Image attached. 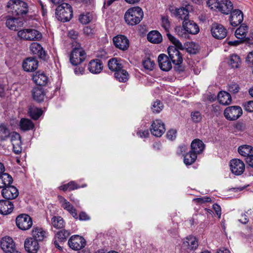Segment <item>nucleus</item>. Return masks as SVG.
Wrapping results in <instances>:
<instances>
[{
	"label": "nucleus",
	"mask_w": 253,
	"mask_h": 253,
	"mask_svg": "<svg viewBox=\"0 0 253 253\" xmlns=\"http://www.w3.org/2000/svg\"><path fill=\"white\" fill-rule=\"evenodd\" d=\"M230 169L235 175H241L245 170V164L239 159H233L230 161Z\"/></svg>",
	"instance_id": "f3484780"
},
{
	"label": "nucleus",
	"mask_w": 253,
	"mask_h": 253,
	"mask_svg": "<svg viewBox=\"0 0 253 253\" xmlns=\"http://www.w3.org/2000/svg\"><path fill=\"white\" fill-rule=\"evenodd\" d=\"M18 36L26 41H39L42 38L41 32L34 29H24L17 33Z\"/></svg>",
	"instance_id": "6e6552de"
},
{
	"label": "nucleus",
	"mask_w": 253,
	"mask_h": 253,
	"mask_svg": "<svg viewBox=\"0 0 253 253\" xmlns=\"http://www.w3.org/2000/svg\"><path fill=\"white\" fill-rule=\"evenodd\" d=\"M70 235V232L65 229L57 232L54 236V244L55 246L61 251L62 247L60 244L62 245L63 243L65 242Z\"/></svg>",
	"instance_id": "ddd939ff"
},
{
	"label": "nucleus",
	"mask_w": 253,
	"mask_h": 253,
	"mask_svg": "<svg viewBox=\"0 0 253 253\" xmlns=\"http://www.w3.org/2000/svg\"><path fill=\"white\" fill-rule=\"evenodd\" d=\"M191 117L192 121L195 123L200 122L202 119V115L199 111L192 112L191 114Z\"/></svg>",
	"instance_id": "6e6d98bb"
},
{
	"label": "nucleus",
	"mask_w": 253,
	"mask_h": 253,
	"mask_svg": "<svg viewBox=\"0 0 253 253\" xmlns=\"http://www.w3.org/2000/svg\"><path fill=\"white\" fill-rule=\"evenodd\" d=\"M10 134L9 130L5 126H0V140H5L9 137Z\"/></svg>",
	"instance_id": "a18cd8bd"
},
{
	"label": "nucleus",
	"mask_w": 253,
	"mask_h": 253,
	"mask_svg": "<svg viewBox=\"0 0 253 253\" xmlns=\"http://www.w3.org/2000/svg\"><path fill=\"white\" fill-rule=\"evenodd\" d=\"M58 200L61 204V207L65 210L68 211L74 218H78V215L76 209L69 202L67 201V200L62 196H58Z\"/></svg>",
	"instance_id": "dca6fc26"
},
{
	"label": "nucleus",
	"mask_w": 253,
	"mask_h": 253,
	"mask_svg": "<svg viewBox=\"0 0 253 253\" xmlns=\"http://www.w3.org/2000/svg\"><path fill=\"white\" fill-rule=\"evenodd\" d=\"M167 36L169 40L174 45V47L177 49H183V47L182 43L174 37L169 33H167Z\"/></svg>",
	"instance_id": "09e8293b"
},
{
	"label": "nucleus",
	"mask_w": 253,
	"mask_h": 253,
	"mask_svg": "<svg viewBox=\"0 0 253 253\" xmlns=\"http://www.w3.org/2000/svg\"><path fill=\"white\" fill-rule=\"evenodd\" d=\"M242 61L240 57L235 54L230 55L229 64L233 68H238L241 65Z\"/></svg>",
	"instance_id": "ea45409f"
},
{
	"label": "nucleus",
	"mask_w": 253,
	"mask_h": 253,
	"mask_svg": "<svg viewBox=\"0 0 253 253\" xmlns=\"http://www.w3.org/2000/svg\"><path fill=\"white\" fill-rule=\"evenodd\" d=\"M167 36L169 40L174 45V47L177 49H183V47L182 43L174 37L169 33H167Z\"/></svg>",
	"instance_id": "49530a36"
},
{
	"label": "nucleus",
	"mask_w": 253,
	"mask_h": 253,
	"mask_svg": "<svg viewBox=\"0 0 253 253\" xmlns=\"http://www.w3.org/2000/svg\"><path fill=\"white\" fill-rule=\"evenodd\" d=\"M109 69L115 72V78L120 82H126L128 80V74L123 69L121 60L117 58H112L108 62Z\"/></svg>",
	"instance_id": "f257e3e1"
},
{
	"label": "nucleus",
	"mask_w": 253,
	"mask_h": 253,
	"mask_svg": "<svg viewBox=\"0 0 253 253\" xmlns=\"http://www.w3.org/2000/svg\"><path fill=\"white\" fill-rule=\"evenodd\" d=\"M183 244L190 250H195L198 246V242L196 238L193 236H189L186 237Z\"/></svg>",
	"instance_id": "473e14b6"
},
{
	"label": "nucleus",
	"mask_w": 253,
	"mask_h": 253,
	"mask_svg": "<svg viewBox=\"0 0 253 253\" xmlns=\"http://www.w3.org/2000/svg\"><path fill=\"white\" fill-rule=\"evenodd\" d=\"M20 127L24 131L32 129L34 127L33 123L29 119L23 118L20 122Z\"/></svg>",
	"instance_id": "58836bf2"
},
{
	"label": "nucleus",
	"mask_w": 253,
	"mask_h": 253,
	"mask_svg": "<svg viewBox=\"0 0 253 253\" xmlns=\"http://www.w3.org/2000/svg\"><path fill=\"white\" fill-rule=\"evenodd\" d=\"M169 57L175 65L174 69L179 72L184 71V67L181 65L183 58L178 49L173 46H170L168 48Z\"/></svg>",
	"instance_id": "20e7f679"
},
{
	"label": "nucleus",
	"mask_w": 253,
	"mask_h": 253,
	"mask_svg": "<svg viewBox=\"0 0 253 253\" xmlns=\"http://www.w3.org/2000/svg\"><path fill=\"white\" fill-rule=\"evenodd\" d=\"M113 42L117 48L123 51L127 50L129 45L127 37L121 35L115 37L113 38Z\"/></svg>",
	"instance_id": "2eb2a0df"
},
{
	"label": "nucleus",
	"mask_w": 253,
	"mask_h": 253,
	"mask_svg": "<svg viewBox=\"0 0 253 253\" xmlns=\"http://www.w3.org/2000/svg\"><path fill=\"white\" fill-rule=\"evenodd\" d=\"M56 18L61 22L69 21L73 17L72 6L68 3H62L55 9Z\"/></svg>",
	"instance_id": "7ed1b4c3"
},
{
	"label": "nucleus",
	"mask_w": 253,
	"mask_h": 253,
	"mask_svg": "<svg viewBox=\"0 0 253 253\" xmlns=\"http://www.w3.org/2000/svg\"><path fill=\"white\" fill-rule=\"evenodd\" d=\"M38 66V61L34 58H27L23 62L22 66L23 69L27 72H32L35 70Z\"/></svg>",
	"instance_id": "393cba45"
},
{
	"label": "nucleus",
	"mask_w": 253,
	"mask_h": 253,
	"mask_svg": "<svg viewBox=\"0 0 253 253\" xmlns=\"http://www.w3.org/2000/svg\"><path fill=\"white\" fill-rule=\"evenodd\" d=\"M148 41L152 43H159L162 41V36L157 31H152L147 35Z\"/></svg>",
	"instance_id": "c9c22d12"
},
{
	"label": "nucleus",
	"mask_w": 253,
	"mask_h": 253,
	"mask_svg": "<svg viewBox=\"0 0 253 253\" xmlns=\"http://www.w3.org/2000/svg\"><path fill=\"white\" fill-rule=\"evenodd\" d=\"M167 36L169 40L174 45V47L177 49H183V47L182 43L174 37L169 33H167Z\"/></svg>",
	"instance_id": "de8ad7c7"
},
{
	"label": "nucleus",
	"mask_w": 253,
	"mask_h": 253,
	"mask_svg": "<svg viewBox=\"0 0 253 253\" xmlns=\"http://www.w3.org/2000/svg\"><path fill=\"white\" fill-rule=\"evenodd\" d=\"M242 109L239 106H232L226 108L224 115L228 120H236L242 114Z\"/></svg>",
	"instance_id": "1a4fd4ad"
},
{
	"label": "nucleus",
	"mask_w": 253,
	"mask_h": 253,
	"mask_svg": "<svg viewBox=\"0 0 253 253\" xmlns=\"http://www.w3.org/2000/svg\"><path fill=\"white\" fill-rule=\"evenodd\" d=\"M238 152L242 156L247 158L253 155V147L250 145H244L238 148Z\"/></svg>",
	"instance_id": "4c0bfd02"
},
{
	"label": "nucleus",
	"mask_w": 253,
	"mask_h": 253,
	"mask_svg": "<svg viewBox=\"0 0 253 253\" xmlns=\"http://www.w3.org/2000/svg\"><path fill=\"white\" fill-rule=\"evenodd\" d=\"M194 201L199 203H205L211 202V199L210 197H206L203 198H198L194 199Z\"/></svg>",
	"instance_id": "69168bd1"
},
{
	"label": "nucleus",
	"mask_w": 253,
	"mask_h": 253,
	"mask_svg": "<svg viewBox=\"0 0 253 253\" xmlns=\"http://www.w3.org/2000/svg\"><path fill=\"white\" fill-rule=\"evenodd\" d=\"M13 179L10 175L7 173H2L0 175V188H3L12 182Z\"/></svg>",
	"instance_id": "e433bc0d"
},
{
	"label": "nucleus",
	"mask_w": 253,
	"mask_h": 253,
	"mask_svg": "<svg viewBox=\"0 0 253 253\" xmlns=\"http://www.w3.org/2000/svg\"><path fill=\"white\" fill-rule=\"evenodd\" d=\"M51 224L54 227L59 229L64 226L65 222L62 217L54 216L51 219Z\"/></svg>",
	"instance_id": "79ce46f5"
},
{
	"label": "nucleus",
	"mask_w": 253,
	"mask_h": 253,
	"mask_svg": "<svg viewBox=\"0 0 253 253\" xmlns=\"http://www.w3.org/2000/svg\"><path fill=\"white\" fill-rule=\"evenodd\" d=\"M88 69L93 74H98L103 69L102 62L99 59L92 60L88 64Z\"/></svg>",
	"instance_id": "cd10ccee"
},
{
	"label": "nucleus",
	"mask_w": 253,
	"mask_h": 253,
	"mask_svg": "<svg viewBox=\"0 0 253 253\" xmlns=\"http://www.w3.org/2000/svg\"><path fill=\"white\" fill-rule=\"evenodd\" d=\"M79 20L83 24H86L90 21L89 16L87 14H81L80 16Z\"/></svg>",
	"instance_id": "052dcab7"
},
{
	"label": "nucleus",
	"mask_w": 253,
	"mask_h": 253,
	"mask_svg": "<svg viewBox=\"0 0 253 253\" xmlns=\"http://www.w3.org/2000/svg\"><path fill=\"white\" fill-rule=\"evenodd\" d=\"M245 111L249 112H253V100L248 101L243 103Z\"/></svg>",
	"instance_id": "4d7b16f0"
},
{
	"label": "nucleus",
	"mask_w": 253,
	"mask_h": 253,
	"mask_svg": "<svg viewBox=\"0 0 253 253\" xmlns=\"http://www.w3.org/2000/svg\"><path fill=\"white\" fill-rule=\"evenodd\" d=\"M33 80L37 85L43 86L47 84L48 78L43 73L38 72L33 75Z\"/></svg>",
	"instance_id": "c85d7f7f"
},
{
	"label": "nucleus",
	"mask_w": 253,
	"mask_h": 253,
	"mask_svg": "<svg viewBox=\"0 0 253 253\" xmlns=\"http://www.w3.org/2000/svg\"><path fill=\"white\" fill-rule=\"evenodd\" d=\"M29 113L30 116L34 120L38 119L42 115V111L41 109L35 107H31L29 108Z\"/></svg>",
	"instance_id": "c03bdc74"
},
{
	"label": "nucleus",
	"mask_w": 253,
	"mask_h": 253,
	"mask_svg": "<svg viewBox=\"0 0 253 253\" xmlns=\"http://www.w3.org/2000/svg\"><path fill=\"white\" fill-rule=\"evenodd\" d=\"M143 17V12L138 6L129 8L125 13V19L126 23L130 25L138 24Z\"/></svg>",
	"instance_id": "f03ea898"
},
{
	"label": "nucleus",
	"mask_w": 253,
	"mask_h": 253,
	"mask_svg": "<svg viewBox=\"0 0 253 253\" xmlns=\"http://www.w3.org/2000/svg\"><path fill=\"white\" fill-rule=\"evenodd\" d=\"M197 155L196 153L192 152L191 150L184 157V163L186 165H191L195 162L197 159Z\"/></svg>",
	"instance_id": "a19ab883"
},
{
	"label": "nucleus",
	"mask_w": 253,
	"mask_h": 253,
	"mask_svg": "<svg viewBox=\"0 0 253 253\" xmlns=\"http://www.w3.org/2000/svg\"><path fill=\"white\" fill-rule=\"evenodd\" d=\"M7 7L12 10V13L17 15L25 14L28 11L27 3L21 0H9Z\"/></svg>",
	"instance_id": "423d86ee"
},
{
	"label": "nucleus",
	"mask_w": 253,
	"mask_h": 253,
	"mask_svg": "<svg viewBox=\"0 0 253 253\" xmlns=\"http://www.w3.org/2000/svg\"><path fill=\"white\" fill-rule=\"evenodd\" d=\"M182 27L187 33L192 35L198 34L200 30L198 25L194 21L190 20L183 21Z\"/></svg>",
	"instance_id": "4be33fe9"
},
{
	"label": "nucleus",
	"mask_w": 253,
	"mask_h": 253,
	"mask_svg": "<svg viewBox=\"0 0 253 253\" xmlns=\"http://www.w3.org/2000/svg\"><path fill=\"white\" fill-rule=\"evenodd\" d=\"M16 223L18 227L23 230L29 229L33 224L31 217L25 214L18 216L16 219Z\"/></svg>",
	"instance_id": "9b49d317"
},
{
	"label": "nucleus",
	"mask_w": 253,
	"mask_h": 253,
	"mask_svg": "<svg viewBox=\"0 0 253 253\" xmlns=\"http://www.w3.org/2000/svg\"><path fill=\"white\" fill-rule=\"evenodd\" d=\"M219 102L224 105L230 104L232 102V98L230 94L224 91H221L218 93L217 96Z\"/></svg>",
	"instance_id": "7c9ffc66"
},
{
	"label": "nucleus",
	"mask_w": 253,
	"mask_h": 253,
	"mask_svg": "<svg viewBox=\"0 0 253 253\" xmlns=\"http://www.w3.org/2000/svg\"><path fill=\"white\" fill-rule=\"evenodd\" d=\"M32 235L33 239L36 240L38 243L39 241H42L45 238V232L40 227H34L33 229Z\"/></svg>",
	"instance_id": "2f4dec72"
},
{
	"label": "nucleus",
	"mask_w": 253,
	"mask_h": 253,
	"mask_svg": "<svg viewBox=\"0 0 253 253\" xmlns=\"http://www.w3.org/2000/svg\"><path fill=\"white\" fill-rule=\"evenodd\" d=\"M186 50L190 54H195L198 52L197 46L193 42H188L186 45Z\"/></svg>",
	"instance_id": "603ef678"
},
{
	"label": "nucleus",
	"mask_w": 253,
	"mask_h": 253,
	"mask_svg": "<svg viewBox=\"0 0 253 253\" xmlns=\"http://www.w3.org/2000/svg\"><path fill=\"white\" fill-rule=\"evenodd\" d=\"M158 61L160 69L164 71H169L172 68L171 62L169 57L164 54H161L158 57Z\"/></svg>",
	"instance_id": "aec40b11"
},
{
	"label": "nucleus",
	"mask_w": 253,
	"mask_h": 253,
	"mask_svg": "<svg viewBox=\"0 0 253 253\" xmlns=\"http://www.w3.org/2000/svg\"><path fill=\"white\" fill-rule=\"evenodd\" d=\"M240 87L236 83H232L228 86V91L232 93H237L239 91Z\"/></svg>",
	"instance_id": "13d9d810"
},
{
	"label": "nucleus",
	"mask_w": 253,
	"mask_h": 253,
	"mask_svg": "<svg viewBox=\"0 0 253 253\" xmlns=\"http://www.w3.org/2000/svg\"><path fill=\"white\" fill-rule=\"evenodd\" d=\"M0 246L5 253H8L16 248L13 239L9 236H5L1 239Z\"/></svg>",
	"instance_id": "6ab92c4d"
},
{
	"label": "nucleus",
	"mask_w": 253,
	"mask_h": 253,
	"mask_svg": "<svg viewBox=\"0 0 253 253\" xmlns=\"http://www.w3.org/2000/svg\"><path fill=\"white\" fill-rule=\"evenodd\" d=\"M77 43L75 47L73 48L70 55V61L73 65H77L81 64L85 58L84 51L81 47L80 45L75 41Z\"/></svg>",
	"instance_id": "0eeeda50"
},
{
	"label": "nucleus",
	"mask_w": 253,
	"mask_h": 253,
	"mask_svg": "<svg viewBox=\"0 0 253 253\" xmlns=\"http://www.w3.org/2000/svg\"><path fill=\"white\" fill-rule=\"evenodd\" d=\"M211 112L215 114L216 116H218L221 114L220 107L219 105L213 104L211 106Z\"/></svg>",
	"instance_id": "0e129e2a"
},
{
	"label": "nucleus",
	"mask_w": 253,
	"mask_h": 253,
	"mask_svg": "<svg viewBox=\"0 0 253 253\" xmlns=\"http://www.w3.org/2000/svg\"><path fill=\"white\" fill-rule=\"evenodd\" d=\"M68 36L71 39L76 40L78 37V33L77 32H76L75 31L70 30L69 31Z\"/></svg>",
	"instance_id": "774afa93"
},
{
	"label": "nucleus",
	"mask_w": 253,
	"mask_h": 253,
	"mask_svg": "<svg viewBox=\"0 0 253 253\" xmlns=\"http://www.w3.org/2000/svg\"><path fill=\"white\" fill-rule=\"evenodd\" d=\"M174 13L177 19L183 20V21L189 20V11L186 7H182L176 8Z\"/></svg>",
	"instance_id": "f704fd0d"
},
{
	"label": "nucleus",
	"mask_w": 253,
	"mask_h": 253,
	"mask_svg": "<svg viewBox=\"0 0 253 253\" xmlns=\"http://www.w3.org/2000/svg\"><path fill=\"white\" fill-rule=\"evenodd\" d=\"M167 36L169 40L174 45V47L177 49H183V47L182 43L174 37L169 33H167Z\"/></svg>",
	"instance_id": "8fccbe9b"
},
{
	"label": "nucleus",
	"mask_w": 253,
	"mask_h": 253,
	"mask_svg": "<svg viewBox=\"0 0 253 253\" xmlns=\"http://www.w3.org/2000/svg\"><path fill=\"white\" fill-rule=\"evenodd\" d=\"M24 247L25 250L29 253H37L40 248L39 243L32 238L26 239Z\"/></svg>",
	"instance_id": "5701e85b"
},
{
	"label": "nucleus",
	"mask_w": 253,
	"mask_h": 253,
	"mask_svg": "<svg viewBox=\"0 0 253 253\" xmlns=\"http://www.w3.org/2000/svg\"><path fill=\"white\" fill-rule=\"evenodd\" d=\"M151 133L156 136H161L165 132V124L160 120H156L151 125L150 127Z\"/></svg>",
	"instance_id": "4468645a"
},
{
	"label": "nucleus",
	"mask_w": 253,
	"mask_h": 253,
	"mask_svg": "<svg viewBox=\"0 0 253 253\" xmlns=\"http://www.w3.org/2000/svg\"><path fill=\"white\" fill-rule=\"evenodd\" d=\"M68 243L71 249L75 251H78L85 247L86 241L81 236L74 235L69 239Z\"/></svg>",
	"instance_id": "9d476101"
},
{
	"label": "nucleus",
	"mask_w": 253,
	"mask_h": 253,
	"mask_svg": "<svg viewBox=\"0 0 253 253\" xmlns=\"http://www.w3.org/2000/svg\"><path fill=\"white\" fill-rule=\"evenodd\" d=\"M5 24L9 29L17 31L19 28L23 26V22L20 18L9 17L6 19Z\"/></svg>",
	"instance_id": "b1692460"
},
{
	"label": "nucleus",
	"mask_w": 253,
	"mask_h": 253,
	"mask_svg": "<svg viewBox=\"0 0 253 253\" xmlns=\"http://www.w3.org/2000/svg\"><path fill=\"white\" fill-rule=\"evenodd\" d=\"M32 96L35 101L42 102L43 100L45 93L42 87L38 86L33 88L32 90Z\"/></svg>",
	"instance_id": "c756f323"
},
{
	"label": "nucleus",
	"mask_w": 253,
	"mask_h": 253,
	"mask_svg": "<svg viewBox=\"0 0 253 253\" xmlns=\"http://www.w3.org/2000/svg\"><path fill=\"white\" fill-rule=\"evenodd\" d=\"M30 49L31 52L38 56L40 58L45 60L46 54L41 45L37 42H33L31 44Z\"/></svg>",
	"instance_id": "a878e982"
},
{
	"label": "nucleus",
	"mask_w": 253,
	"mask_h": 253,
	"mask_svg": "<svg viewBox=\"0 0 253 253\" xmlns=\"http://www.w3.org/2000/svg\"><path fill=\"white\" fill-rule=\"evenodd\" d=\"M207 5L212 9H218L223 14H228L233 9V4L229 0H222L221 2L216 0H208Z\"/></svg>",
	"instance_id": "39448f33"
},
{
	"label": "nucleus",
	"mask_w": 253,
	"mask_h": 253,
	"mask_svg": "<svg viewBox=\"0 0 253 253\" xmlns=\"http://www.w3.org/2000/svg\"><path fill=\"white\" fill-rule=\"evenodd\" d=\"M3 197L8 200L15 199L19 195L18 189L14 186H7L1 191Z\"/></svg>",
	"instance_id": "a211bd4d"
},
{
	"label": "nucleus",
	"mask_w": 253,
	"mask_h": 253,
	"mask_svg": "<svg viewBox=\"0 0 253 253\" xmlns=\"http://www.w3.org/2000/svg\"><path fill=\"white\" fill-rule=\"evenodd\" d=\"M248 27L247 26L241 25L236 30L235 35L238 39L242 40L246 37Z\"/></svg>",
	"instance_id": "37998d69"
},
{
	"label": "nucleus",
	"mask_w": 253,
	"mask_h": 253,
	"mask_svg": "<svg viewBox=\"0 0 253 253\" xmlns=\"http://www.w3.org/2000/svg\"><path fill=\"white\" fill-rule=\"evenodd\" d=\"M21 144H22V143L21 144L17 143V144H15V145H13V151L15 154H19V153H20L21 152V151H22Z\"/></svg>",
	"instance_id": "338daca9"
},
{
	"label": "nucleus",
	"mask_w": 253,
	"mask_h": 253,
	"mask_svg": "<svg viewBox=\"0 0 253 253\" xmlns=\"http://www.w3.org/2000/svg\"><path fill=\"white\" fill-rule=\"evenodd\" d=\"M246 61L249 67H253V51L248 54Z\"/></svg>",
	"instance_id": "680f3d73"
},
{
	"label": "nucleus",
	"mask_w": 253,
	"mask_h": 253,
	"mask_svg": "<svg viewBox=\"0 0 253 253\" xmlns=\"http://www.w3.org/2000/svg\"><path fill=\"white\" fill-rule=\"evenodd\" d=\"M230 24L234 27H236L240 24L243 20V14L239 9H235L231 12L230 16Z\"/></svg>",
	"instance_id": "412c9836"
},
{
	"label": "nucleus",
	"mask_w": 253,
	"mask_h": 253,
	"mask_svg": "<svg viewBox=\"0 0 253 253\" xmlns=\"http://www.w3.org/2000/svg\"><path fill=\"white\" fill-rule=\"evenodd\" d=\"M142 65L145 69L152 70L155 65V63L153 61H152L150 58H147L143 61Z\"/></svg>",
	"instance_id": "5fc2aeb1"
},
{
	"label": "nucleus",
	"mask_w": 253,
	"mask_h": 253,
	"mask_svg": "<svg viewBox=\"0 0 253 253\" xmlns=\"http://www.w3.org/2000/svg\"><path fill=\"white\" fill-rule=\"evenodd\" d=\"M176 131L174 129L169 130L167 134V138L169 140H173L176 137Z\"/></svg>",
	"instance_id": "e2e57ef3"
},
{
	"label": "nucleus",
	"mask_w": 253,
	"mask_h": 253,
	"mask_svg": "<svg viewBox=\"0 0 253 253\" xmlns=\"http://www.w3.org/2000/svg\"><path fill=\"white\" fill-rule=\"evenodd\" d=\"M211 31L212 36L217 39H223L227 36L226 29L218 23H213L211 26Z\"/></svg>",
	"instance_id": "f8f14e48"
},
{
	"label": "nucleus",
	"mask_w": 253,
	"mask_h": 253,
	"mask_svg": "<svg viewBox=\"0 0 253 253\" xmlns=\"http://www.w3.org/2000/svg\"><path fill=\"white\" fill-rule=\"evenodd\" d=\"M191 151L197 155L202 152L205 148V145L200 139H195L191 143Z\"/></svg>",
	"instance_id": "72a5a7b5"
},
{
	"label": "nucleus",
	"mask_w": 253,
	"mask_h": 253,
	"mask_svg": "<svg viewBox=\"0 0 253 253\" xmlns=\"http://www.w3.org/2000/svg\"><path fill=\"white\" fill-rule=\"evenodd\" d=\"M13 208V204L9 200H0V213L8 214L12 212Z\"/></svg>",
	"instance_id": "bb28decb"
},
{
	"label": "nucleus",
	"mask_w": 253,
	"mask_h": 253,
	"mask_svg": "<svg viewBox=\"0 0 253 253\" xmlns=\"http://www.w3.org/2000/svg\"><path fill=\"white\" fill-rule=\"evenodd\" d=\"M163 107L162 103L159 100H157L154 102L151 109L153 113H159L162 110Z\"/></svg>",
	"instance_id": "3c124183"
},
{
	"label": "nucleus",
	"mask_w": 253,
	"mask_h": 253,
	"mask_svg": "<svg viewBox=\"0 0 253 253\" xmlns=\"http://www.w3.org/2000/svg\"><path fill=\"white\" fill-rule=\"evenodd\" d=\"M175 31L179 37L185 38L187 36V34L186 33V32L184 30V29H183L180 27H176Z\"/></svg>",
	"instance_id": "bf43d9fd"
},
{
	"label": "nucleus",
	"mask_w": 253,
	"mask_h": 253,
	"mask_svg": "<svg viewBox=\"0 0 253 253\" xmlns=\"http://www.w3.org/2000/svg\"><path fill=\"white\" fill-rule=\"evenodd\" d=\"M161 20L162 27L165 29V30L167 33H169V30L170 28V21H169L168 17L167 16H163L162 17Z\"/></svg>",
	"instance_id": "864d4df0"
}]
</instances>
